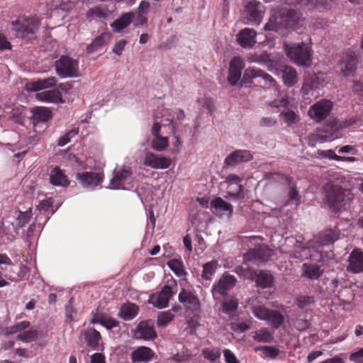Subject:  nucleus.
<instances>
[{
	"label": "nucleus",
	"instance_id": "f257e3e1",
	"mask_svg": "<svg viewBox=\"0 0 363 363\" xmlns=\"http://www.w3.org/2000/svg\"><path fill=\"white\" fill-rule=\"evenodd\" d=\"M300 18L294 11L286 9H272L270 12L268 22L264 26V30L278 31L281 28H297L296 25L300 22Z\"/></svg>",
	"mask_w": 363,
	"mask_h": 363
},
{
	"label": "nucleus",
	"instance_id": "f03ea898",
	"mask_svg": "<svg viewBox=\"0 0 363 363\" xmlns=\"http://www.w3.org/2000/svg\"><path fill=\"white\" fill-rule=\"evenodd\" d=\"M284 48L286 56L294 64L302 67L311 65L312 50L308 44L284 43Z\"/></svg>",
	"mask_w": 363,
	"mask_h": 363
},
{
	"label": "nucleus",
	"instance_id": "7ed1b4c3",
	"mask_svg": "<svg viewBox=\"0 0 363 363\" xmlns=\"http://www.w3.org/2000/svg\"><path fill=\"white\" fill-rule=\"evenodd\" d=\"M12 29L15 31L17 38L31 39L33 34L38 30L40 22L35 16H20L11 22Z\"/></svg>",
	"mask_w": 363,
	"mask_h": 363
},
{
	"label": "nucleus",
	"instance_id": "20e7f679",
	"mask_svg": "<svg viewBox=\"0 0 363 363\" xmlns=\"http://www.w3.org/2000/svg\"><path fill=\"white\" fill-rule=\"evenodd\" d=\"M224 179L227 184L225 198L231 201L244 200L245 198L244 187L241 184L242 177L235 174H229Z\"/></svg>",
	"mask_w": 363,
	"mask_h": 363
},
{
	"label": "nucleus",
	"instance_id": "39448f33",
	"mask_svg": "<svg viewBox=\"0 0 363 363\" xmlns=\"http://www.w3.org/2000/svg\"><path fill=\"white\" fill-rule=\"evenodd\" d=\"M325 201L328 205L334 208L339 209L346 199H349L350 191L342 189L339 185L328 183L325 186Z\"/></svg>",
	"mask_w": 363,
	"mask_h": 363
},
{
	"label": "nucleus",
	"instance_id": "423d86ee",
	"mask_svg": "<svg viewBox=\"0 0 363 363\" xmlns=\"http://www.w3.org/2000/svg\"><path fill=\"white\" fill-rule=\"evenodd\" d=\"M56 72L62 78L78 76V62L67 56L62 57L56 62Z\"/></svg>",
	"mask_w": 363,
	"mask_h": 363
},
{
	"label": "nucleus",
	"instance_id": "0eeeda50",
	"mask_svg": "<svg viewBox=\"0 0 363 363\" xmlns=\"http://www.w3.org/2000/svg\"><path fill=\"white\" fill-rule=\"evenodd\" d=\"M337 239V233L333 230H327L320 234L318 240L315 241V245H309L306 247H303L299 252L295 254L296 257L306 258L308 252L311 247H315L320 246L328 245L333 243Z\"/></svg>",
	"mask_w": 363,
	"mask_h": 363
},
{
	"label": "nucleus",
	"instance_id": "6e6552de",
	"mask_svg": "<svg viewBox=\"0 0 363 363\" xmlns=\"http://www.w3.org/2000/svg\"><path fill=\"white\" fill-rule=\"evenodd\" d=\"M333 104L329 100H320L311 106L308 110V116L316 122L324 120L330 113Z\"/></svg>",
	"mask_w": 363,
	"mask_h": 363
},
{
	"label": "nucleus",
	"instance_id": "1a4fd4ad",
	"mask_svg": "<svg viewBox=\"0 0 363 363\" xmlns=\"http://www.w3.org/2000/svg\"><path fill=\"white\" fill-rule=\"evenodd\" d=\"M245 12L249 23L259 25L263 18L264 7L256 0H249L246 3Z\"/></svg>",
	"mask_w": 363,
	"mask_h": 363
},
{
	"label": "nucleus",
	"instance_id": "9d476101",
	"mask_svg": "<svg viewBox=\"0 0 363 363\" xmlns=\"http://www.w3.org/2000/svg\"><path fill=\"white\" fill-rule=\"evenodd\" d=\"M174 293L170 285H164L160 291L149 296L148 302L157 308H164L167 307L169 299Z\"/></svg>",
	"mask_w": 363,
	"mask_h": 363
},
{
	"label": "nucleus",
	"instance_id": "9b49d317",
	"mask_svg": "<svg viewBox=\"0 0 363 363\" xmlns=\"http://www.w3.org/2000/svg\"><path fill=\"white\" fill-rule=\"evenodd\" d=\"M172 160L162 155L147 152L143 158V164L155 169H165L170 167Z\"/></svg>",
	"mask_w": 363,
	"mask_h": 363
},
{
	"label": "nucleus",
	"instance_id": "f8f14e48",
	"mask_svg": "<svg viewBox=\"0 0 363 363\" xmlns=\"http://www.w3.org/2000/svg\"><path fill=\"white\" fill-rule=\"evenodd\" d=\"M132 175V171L130 167H123L116 169L113 172V176L110 180V186L111 189H127L125 184Z\"/></svg>",
	"mask_w": 363,
	"mask_h": 363
},
{
	"label": "nucleus",
	"instance_id": "ddd939ff",
	"mask_svg": "<svg viewBox=\"0 0 363 363\" xmlns=\"http://www.w3.org/2000/svg\"><path fill=\"white\" fill-rule=\"evenodd\" d=\"M357 64L356 53L353 51H347L338 65V69L344 76L349 77L354 72Z\"/></svg>",
	"mask_w": 363,
	"mask_h": 363
},
{
	"label": "nucleus",
	"instance_id": "4468645a",
	"mask_svg": "<svg viewBox=\"0 0 363 363\" xmlns=\"http://www.w3.org/2000/svg\"><path fill=\"white\" fill-rule=\"evenodd\" d=\"M236 278L229 274H223L217 283L212 287V293L215 296L216 294L225 296L231 290L236 284Z\"/></svg>",
	"mask_w": 363,
	"mask_h": 363
},
{
	"label": "nucleus",
	"instance_id": "2eb2a0df",
	"mask_svg": "<svg viewBox=\"0 0 363 363\" xmlns=\"http://www.w3.org/2000/svg\"><path fill=\"white\" fill-rule=\"evenodd\" d=\"M247 60L250 63L255 62L265 66L271 72L277 74V62L270 59L269 55L266 52H259L247 56Z\"/></svg>",
	"mask_w": 363,
	"mask_h": 363
},
{
	"label": "nucleus",
	"instance_id": "dca6fc26",
	"mask_svg": "<svg viewBox=\"0 0 363 363\" xmlns=\"http://www.w3.org/2000/svg\"><path fill=\"white\" fill-rule=\"evenodd\" d=\"M273 255V251L266 245H259L257 247L249 250L244 257L245 262L261 261L265 262Z\"/></svg>",
	"mask_w": 363,
	"mask_h": 363
},
{
	"label": "nucleus",
	"instance_id": "f3484780",
	"mask_svg": "<svg viewBox=\"0 0 363 363\" xmlns=\"http://www.w3.org/2000/svg\"><path fill=\"white\" fill-rule=\"evenodd\" d=\"M277 74H281L284 84L289 87L294 86L298 82V74L296 69L286 65L278 64L277 65Z\"/></svg>",
	"mask_w": 363,
	"mask_h": 363
},
{
	"label": "nucleus",
	"instance_id": "a211bd4d",
	"mask_svg": "<svg viewBox=\"0 0 363 363\" xmlns=\"http://www.w3.org/2000/svg\"><path fill=\"white\" fill-rule=\"evenodd\" d=\"M246 277L247 279L255 281L257 286L262 288L272 286L274 281V278L272 274L264 271L257 272L255 270H250Z\"/></svg>",
	"mask_w": 363,
	"mask_h": 363
},
{
	"label": "nucleus",
	"instance_id": "6ab92c4d",
	"mask_svg": "<svg viewBox=\"0 0 363 363\" xmlns=\"http://www.w3.org/2000/svg\"><path fill=\"white\" fill-rule=\"evenodd\" d=\"M211 207L213 212L219 217L229 218L233 212V206L220 197L212 200Z\"/></svg>",
	"mask_w": 363,
	"mask_h": 363
},
{
	"label": "nucleus",
	"instance_id": "aec40b11",
	"mask_svg": "<svg viewBox=\"0 0 363 363\" xmlns=\"http://www.w3.org/2000/svg\"><path fill=\"white\" fill-rule=\"evenodd\" d=\"M252 159V155L249 150H238L230 153L225 159V165L235 167L242 162H249Z\"/></svg>",
	"mask_w": 363,
	"mask_h": 363
},
{
	"label": "nucleus",
	"instance_id": "412c9836",
	"mask_svg": "<svg viewBox=\"0 0 363 363\" xmlns=\"http://www.w3.org/2000/svg\"><path fill=\"white\" fill-rule=\"evenodd\" d=\"M76 178L85 188L94 189L102 182V176L96 172L78 173Z\"/></svg>",
	"mask_w": 363,
	"mask_h": 363
},
{
	"label": "nucleus",
	"instance_id": "4be33fe9",
	"mask_svg": "<svg viewBox=\"0 0 363 363\" xmlns=\"http://www.w3.org/2000/svg\"><path fill=\"white\" fill-rule=\"evenodd\" d=\"M257 32L252 28H244L239 31L236 40L238 43L243 48H252L257 43Z\"/></svg>",
	"mask_w": 363,
	"mask_h": 363
},
{
	"label": "nucleus",
	"instance_id": "5701e85b",
	"mask_svg": "<svg viewBox=\"0 0 363 363\" xmlns=\"http://www.w3.org/2000/svg\"><path fill=\"white\" fill-rule=\"evenodd\" d=\"M244 67L245 63L240 57H234L230 61L228 80L231 85L234 86L238 82Z\"/></svg>",
	"mask_w": 363,
	"mask_h": 363
},
{
	"label": "nucleus",
	"instance_id": "b1692460",
	"mask_svg": "<svg viewBox=\"0 0 363 363\" xmlns=\"http://www.w3.org/2000/svg\"><path fill=\"white\" fill-rule=\"evenodd\" d=\"M162 117L164 118L166 121L169 122L172 125V131L174 132L177 127L176 121H183L185 118V113L184 111L180 108H165L162 111Z\"/></svg>",
	"mask_w": 363,
	"mask_h": 363
},
{
	"label": "nucleus",
	"instance_id": "393cba45",
	"mask_svg": "<svg viewBox=\"0 0 363 363\" xmlns=\"http://www.w3.org/2000/svg\"><path fill=\"white\" fill-rule=\"evenodd\" d=\"M347 270L353 273H360L363 271V252L355 248L351 252L348 259Z\"/></svg>",
	"mask_w": 363,
	"mask_h": 363
},
{
	"label": "nucleus",
	"instance_id": "a878e982",
	"mask_svg": "<svg viewBox=\"0 0 363 363\" xmlns=\"http://www.w3.org/2000/svg\"><path fill=\"white\" fill-rule=\"evenodd\" d=\"M155 356V352L149 347L141 346L136 348L131 353V360L133 363H147Z\"/></svg>",
	"mask_w": 363,
	"mask_h": 363
},
{
	"label": "nucleus",
	"instance_id": "bb28decb",
	"mask_svg": "<svg viewBox=\"0 0 363 363\" xmlns=\"http://www.w3.org/2000/svg\"><path fill=\"white\" fill-rule=\"evenodd\" d=\"M18 228L11 220L6 219L1 222L0 225V237L4 238L3 241L4 242L13 241L18 234Z\"/></svg>",
	"mask_w": 363,
	"mask_h": 363
},
{
	"label": "nucleus",
	"instance_id": "cd10ccee",
	"mask_svg": "<svg viewBox=\"0 0 363 363\" xmlns=\"http://www.w3.org/2000/svg\"><path fill=\"white\" fill-rule=\"evenodd\" d=\"M35 99L40 102L52 103V104H62V94L57 89H52L38 92L35 94Z\"/></svg>",
	"mask_w": 363,
	"mask_h": 363
},
{
	"label": "nucleus",
	"instance_id": "c85d7f7f",
	"mask_svg": "<svg viewBox=\"0 0 363 363\" xmlns=\"http://www.w3.org/2000/svg\"><path fill=\"white\" fill-rule=\"evenodd\" d=\"M179 301L185 308L191 311L199 308V301L191 292L183 289L179 294Z\"/></svg>",
	"mask_w": 363,
	"mask_h": 363
},
{
	"label": "nucleus",
	"instance_id": "c756f323",
	"mask_svg": "<svg viewBox=\"0 0 363 363\" xmlns=\"http://www.w3.org/2000/svg\"><path fill=\"white\" fill-rule=\"evenodd\" d=\"M135 12H128L123 14L119 18L113 21L111 26L116 32H121L127 28L133 21Z\"/></svg>",
	"mask_w": 363,
	"mask_h": 363
},
{
	"label": "nucleus",
	"instance_id": "7c9ffc66",
	"mask_svg": "<svg viewBox=\"0 0 363 363\" xmlns=\"http://www.w3.org/2000/svg\"><path fill=\"white\" fill-rule=\"evenodd\" d=\"M136 335L138 337L145 340H150L156 337V333L153 326L149 325L147 322L145 321L139 323Z\"/></svg>",
	"mask_w": 363,
	"mask_h": 363
},
{
	"label": "nucleus",
	"instance_id": "2f4dec72",
	"mask_svg": "<svg viewBox=\"0 0 363 363\" xmlns=\"http://www.w3.org/2000/svg\"><path fill=\"white\" fill-rule=\"evenodd\" d=\"M138 313V307L131 303L123 304L118 313V316L124 320H130L134 318Z\"/></svg>",
	"mask_w": 363,
	"mask_h": 363
},
{
	"label": "nucleus",
	"instance_id": "473e14b6",
	"mask_svg": "<svg viewBox=\"0 0 363 363\" xmlns=\"http://www.w3.org/2000/svg\"><path fill=\"white\" fill-rule=\"evenodd\" d=\"M50 179L51 184L55 186H67L69 184V182L66 175L57 167L52 170Z\"/></svg>",
	"mask_w": 363,
	"mask_h": 363
},
{
	"label": "nucleus",
	"instance_id": "72a5a7b5",
	"mask_svg": "<svg viewBox=\"0 0 363 363\" xmlns=\"http://www.w3.org/2000/svg\"><path fill=\"white\" fill-rule=\"evenodd\" d=\"M318 89L317 84H315V81L312 79L311 76L306 78L303 81L301 93L303 97L306 99H311V97H315L314 91Z\"/></svg>",
	"mask_w": 363,
	"mask_h": 363
},
{
	"label": "nucleus",
	"instance_id": "f704fd0d",
	"mask_svg": "<svg viewBox=\"0 0 363 363\" xmlns=\"http://www.w3.org/2000/svg\"><path fill=\"white\" fill-rule=\"evenodd\" d=\"M302 270L304 276L311 279H318L323 273V269L320 266L313 264L304 263L302 266Z\"/></svg>",
	"mask_w": 363,
	"mask_h": 363
},
{
	"label": "nucleus",
	"instance_id": "c9c22d12",
	"mask_svg": "<svg viewBox=\"0 0 363 363\" xmlns=\"http://www.w3.org/2000/svg\"><path fill=\"white\" fill-rule=\"evenodd\" d=\"M84 337L87 345L91 347H96L101 339L100 333L94 328H89L84 333Z\"/></svg>",
	"mask_w": 363,
	"mask_h": 363
},
{
	"label": "nucleus",
	"instance_id": "e433bc0d",
	"mask_svg": "<svg viewBox=\"0 0 363 363\" xmlns=\"http://www.w3.org/2000/svg\"><path fill=\"white\" fill-rule=\"evenodd\" d=\"M32 112L33 118L38 121L45 122L52 117L51 111L46 107H35Z\"/></svg>",
	"mask_w": 363,
	"mask_h": 363
},
{
	"label": "nucleus",
	"instance_id": "4c0bfd02",
	"mask_svg": "<svg viewBox=\"0 0 363 363\" xmlns=\"http://www.w3.org/2000/svg\"><path fill=\"white\" fill-rule=\"evenodd\" d=\"M169 145V139L166 136L153 137L151 140V147L157 152L164 151Z\"/></svg>",
	"mask_w": 363,
	"mask_h": 363
},
{
	"label": "nucleus",
	"instance_id": "58836bf2",
	"mask_svg": "<svg viewBox=\"0 0 363 363\" xmlns=\"http://www.w3.org/2000/svg\"><path fill=\"white\" fill-rule=\"evenodd\" d=\"M284 320V318L279 312L271 310L266 322L270 324L274 328H278L282 325Z\"/></svg>",
	"mask_w": 363,
	"mask_h": 363
},
{
	"label": "nucleus",
	"instance_id": "ea45409f",
	"mask_svg": "<svg viewBox=\"0 0 363 363\" xmlns=\"http://www.w3.org/2000/svg\"><path fill=\"white\" fill-rule=\"evenodd\" d=\"M253 338L255 340L261 342H269L273 337L272 333L267 328H261L255 332Z\"/></svg>",
	"mask_w": 363,
	"mask_h": 363
},
{
	"label": "nucleus",
	"instance_id": "a19ab883",
	"mask_svg": "<svg viewBox=\"0 0 363 363\" xmlns=\"http://www.w3.org/2000/svg\"><path fill=\"white\" fill-rule=\"evenodd\" d=\"M109 40V36L108 34L104 33L96 38L91 44L87 46V51L89 52H93L97 50L100 47L106 44Z\"/></svg>",
	"mask_w": 363,
	"mask_h": 363
},
{
	"label": "nucleus",
	"instance_id": "79ce46f5",
	"mask_svg": "<svg viewBox=\"0 0 363 363\" xmlns=\"http://www.w3.org/2000/svg\"><path fill=\"white\" fill-rule=\"evenodd\" d=\"M238 307V302L235 299H230L229 301H225L222 303L223 311L230 315L234 316Z\"/></svg>",
	"mask_w": 363,
	"mask_h": 363
},
{
	"label": "nucleus",
	"instance_id": "37998d69",
	"mask_svg": "<svg viewBox=\"0 0 363 363\" xmlns=\"http://www.w3.org/2000/svg\"><path fill=\"white\" fill-rule=\"evenodd\" d=\"M30 322L23 320L6 328L5 333L6 335H13L17 333H21L30 327Z\"/></svg>",
	"mask_w": 363,
	"mask_h": 363
},
{
	"label": "nucleus",
	"instance_id": "c03bdc74",
	"mask_svg": "<svg viewBox=\"0 0 363 363\" xmlns=\"http://www.w3.org/2000/svg\"><path fill=\"white\" fill-rule=\"evenodd\" d=\"M256 351H260L263 357L274 359L278 356L280 351L277 347L272 346H260L257 347Z\"/></svg>",
	"mask_w": 363,
	"mask_h": 363
},
{
	"label": "nucleus",
	"instance_id": "a18cd8bd",
	"mask_svg": "<svg viewBox=\"0 0 363 363\" xmlns=\"http://www.w3.org/2000/svg\"><path fill=\"white\" fill-rule=\"evenodd\" d=\"M38 336V331L35 328H30L29 330L21 333L17 336V340L23 342H30L34 341Z\"/></svg>",
	"mask_w": 363,
	"mask_h": 363
},
{
	"label": "nucleus",
	"instance_id": "49530a36",
	"mask_svg": "<svg viewBox=\"0 0 363 363\" xmlns=\"http://www.w3.org/2000/svg\"><path fill=\"white\" fill-rule=\"evenodd\" d=\"M217 267L218 262L214 260L208 262L203 264L202 274L203 278L208 280L211 279L212 276L215 273Z\"/></svg>",
	"mask_w": 363,
	"mask_h": 363
},
{
	"label": "nucleus",
	"instance_id": "de8ad7c7",
	"mask_svg": "<svg viewBox=\"0 0 363 363\" xmlns=\"http://www.w3.org/2000/svg\"><path fill=\"white\" fill-rule=\"evenodd\" d=\"M174 318V315L169 311L159 313L157 315V324L159 327H165Z\"/></svg>",
	"mask_w": 363,
	"mask_h": 363
},
{
	"label": "nucleus",
	"instance_id": "09e8293b",
	"mask_svg": "<svg viewBox=\"0 0 363 363\" xmlns=\"http://www.w3.org/2000/svg\"><path fill=\"white\" fill-rule=\"evenodd\" d=\"M290 104V99L289 96L285 93H281L279 94L277 99L272 101L269 103L271 106L273 107H287Z\"/></svg>",
	"mask_w": 363,
	"mask_h": 363
},
{
	"label": "nucleus",
	"instance_id": "8fccbe9b",
	"mask_svg": "<svg viewBox=\"0 0 363 363\" xmlns=\"http://www.w3.org/2000/svg\"><path fill=\"white\" fill-rule=\"evenodd\" d=\"M280 116L288 126L296 124L300 121L299 116L292 111L281 112Z\"/></svg>",
	"mask_w": 363,
	"mask_h": 363
},
{
	"label": "nucleus",
	"instance_id": "3c124183",
	"mask_svg": "<svg viewBox=\"0 0 363 363\" xmlns=\"http://www.w3.org/2000/svg\"><path fill=\"white\" fill-rule=\"evenodd\" d=\"M251 311L255 318L264 321L267 319L271 311L270 309H268L264 306L252 307Z\"/></svg>",
	"mask_w": 363,
	"mask_h": 363
},
{
	"label": "nucleus",
	"instance_id": "603ef678",
	"mask_svg": "<svg viewBox=\"0 0 363 363\" xmlns=\"http://www.w3.org/2000/svg\"><path fill=\"white\" fill-rule=\"evenodd\" d=\"M262 72L259 69L249 67L245 70L242 80L246 83L250 82L254 78L261 77Z\"/></svg>",
	"mask_w": 363,
	"mask_h": 363
},
{
	"label": "nucleus",
	"instance_id": "864d4df0",
	"mask_svg": "<svg viewBox=\"0 0 363 363\" xmlns=\"http://www.w3.org/2000/svg\"><path fill=\"white\" fill-rule=\"evenodd\" d=\"M31 218V211L29 209L25 212L19 211L16 216L17 225L18 229L23 227L26 223H28Z\"/></svg>",
	"mask_w": 363,
	"mask_h": 363
},
{
	"label": "nucleus",
	"instance_id": "5fc2aeb1",
	"mask_svg": "<svg viewBox=\"0 0 363 363\" xmlns=\"http://www.w3.org/2000/svg\"><path fill=\"white\" fill-rule=\"evenodd\" d=\"M167 265L176 275L181 277L184 274V268L182 261L173 259L167 262Z\"/></svg>",
	"mask_w": 363,
	"mask_h": 363
},
{
	"label": "nucleus",
	"instance_id": "6e6d98bb",
	"mask_svg": "<svg viewBox=\"0 0 363 363\" xmlns=\"http://www.w3.org/2000/svg\"><path fill=\"white\" fill-rule=\"evenodd\" d=\"M79 133L78 128H73L70 130L68 133H67L65 135L61 136L58 141L57 145L58 146L62 147L65 146L66 144H67L72 138L76 136Z\"/></svg>",
	"mask_w": 363,
	"mask_h": 363
},
{
	"label": "nucleus",
	"instance_id": "4d7b16f0",
	"mask_svg": "<svg viewBox=\"0 0 363 363\" xmlns=\"http://www.w3.org/2000/svg\"><path fill=\"white\" fill-rule=\"evenodd\" d=\"M311 77L313 81H315V84H317V88L323 86L330 81V77L325 73L319 72L316 74L311 75Z\"/></svg>",
	"mask_w": 363,
	"mask_h": 363
},
{
	"label": "nucleus",
	"instance_id": "13d9d810",
	"mask_svg": "<svg viewBox=\"0 0 363 363\" xmlns=\"http://www.w3.org/2000/svg\"><path fill=\"white\" fill-rule=\"evenodd\" d=\"M203 357L210 361L216 360L220 355L218 349H204L202 351Z\"/></svg>",
	"mask_w": 363,
	"mask_h": 363
},
{
	"label": "nucleus",
	"instance_id": "bf43d9fd",
	"mask_svg": "<svg viewBox=\"0 0 363 363\" xmlns=\"http://www.w3.org/2000/svg\"><path fill=\"white\" fill-rule=\"evenodd\" d=\"M250 328V323L241 322V323H230V328L237 333H243Z\"/></svg>",
	"mask_w": 363,
	"mask_h": 363
},
{
	"label": "nucleus",
	"instance_id": "052dcab7",
	"mask_svg": "<svg viewBox=\"0 0 363 363\" xmlns=\"http://www.w3.org/2000/svg\"><path fill=\"white\" fill-rule=\"evenodd\" d=\"M314 301L312 296H301L296 299V304L300 308H303L313 303Z\"/></svg>",
	"mask_w": 363,
	"mask_h": 363
},
{
	"label": "nucleus",
	"instance_id": "680f3d73",
	"mask_svg": "<svg viewBox=\"0 0 363 363\" xmlns=\"http://www.w3.org/2000/svg\"><path fill=\"white\" fill-rule=\"evenodd\" d=\"M25 89L28 91H38L43 89L40 79L28 82L25 85Z\"/></svg>",
	"mask_w": 363,
	"mask_h": 363
},
{
	"label": "nucleus",
	"instance_id": "e2e57ef3",
	"mask_svg": "<svg viewBox=\"0 0 363 363\" xmlns=\"http://www.w3.org/2000/svg\"><path fill=\"white\" fill-rule=\"evenodd\" d=\"M310 145H314V144L313 143V142H315V143H317V142H319V143H323L324 141H326V140H331L333 139V138L332 136H328V135H322V134H315V135H312L310 136Z\"/></svg>",
	"mask_w": 363,
	"mask_h": 363
},
{
	"label": "nucleus",
	"instance_id": "0e129e2a",
	"mask_svg": "<svg viewBox=\"0 0 363 363\" xmlns=\"http://www.w3.org/2000/svg\"><path fill=\"white\" fill-rule=\"evenodd\" d=\"M132 22L134 26L138 27L145 24L147 22V18L145 16V14L138 12L135 13V18Z\"/></svg>",
	"mask_w": 363,
	"mask_h": 363
},
{
	"label": "nucleus",
	"instance_id": "69168bd1",
	"mask_svg": "<svg viewBox=\"0 0 363 363\" xmlns=\"http://www.w3.org/2000/svg\"><path fill=\"white\" fill-rule=\"evenodd\" d=\"M40 81L41 82V87H43V89L52 87L57 84V79L54 77H50L47 79H40Z\"/></svg>",
	"mask_w": 363,
	"mask_h": 363
},
{
	"label": "nucleus",
	"instance_id": "338daca9",
	"mask_svg": "<svg viewBox=\"0 0 363 363\" xmlns=\"http://www.w3.org/2000/svg\"><path fill=\"white\" fill-rule=\"evenodd\" d=\"M127 44V40H124V39H122L119 41H118L117 43H116V44L114 45L113 48V52H114L115 54L118 55H121L125 47Z\"/></svg>",
	"mask_w": 363,
	"mask_h": 363
},
{
	"label": "nucleus",
	"instance_id": "774afa93",
	"mask_svg": "<svg viewBox=\"0 0 363 363\" xmlns=\"http://www.w3.org/2000/svg\"><path fill=\"white\" fill-rule=\"evenodd\" d=\"M223 354L226 363H239L235 355L230 350H225L223 351Z\"/></svg>",
	"mask_w": 363,
	"mask_h": 363
}]
</instances>
